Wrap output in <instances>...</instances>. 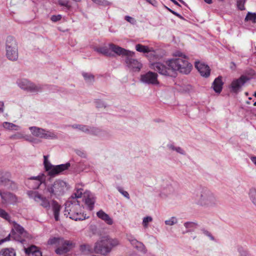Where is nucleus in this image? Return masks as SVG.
Returning <instances> with one entry per match:
<instances>
[{
  "mask_svg": "<svg viewBox=\"0 0 256 256\" xmlns=\"http://www.w3.org/2000/svg\"><path fill=\"white\" fill-rule=\"evenodd\" d=\"M36 194L34 198L35 202L46 210H49L52 206L55 220H59L60 212L62 208L60 205L55 200H52L50 202L46 196L40 194Z\"/></svg>",
  "mask_w": 256,
  "mask_h": 256,
  "instance_id": "3",
  "label": "nucleus"
},
{
  "mask_svg": "<svg viewBox=\"0 0 256 256\" xmlns=\"http://www.w3.org/2000/svg\"><path fill=\"white\" fill-rule=\"evenodd\" d=\"M94 202V198L90 195H88L87 198L85 199V203L88 206L90 210H92Z\"/></svg>",
  "mask_w": 256,
  "mask_h": 256,
  "instance_id": "29",
  "label": "nucleus"
},
{
  "mask_svg": "<svg viewBox=\"0 0 256 256\" xmlns=\"http://www.w3.org/2000/svg\"><path fill=\"white\" fill-rule=\"evenodd\" d=\"M245 22L252 21V23H256V12H248L245 18Z\"/></svg>",
  "mask_w": 256,
  "mask_h": 256,
  "instance_id": "32",
  "label": "nucleus"
},
{
  "mask_svg": "<svg viewBox=\"0 0 256 256\" xmlns=\"http://www.w3.org/2000/svg\"><path fill=\"white\" fill-rule=\"evenodd\" d=\"M110 49L119 56H124L125 62L127 66L134 71L138 72L142 68V64L137 60L133 58L134 52L126 50L113 44H109Z\"/></svg>",
  "mask_w": 256,
  "mask_h": 256,
  "instance_id": "2",
  "label": "nucleus"
},
{
  "mask_svg": "<svg viewBox=\"0 0 256 256\" xmlns=\"http://www.w3.org/2000/svg\"><path fill=\"white\" fill-rule=\"evenodd\" d=\"M190 90H192V86H188L186 89L183 90V92H188Z\"/></svg>",
  "mask_w": 256,
  "mask_h": 256,
  "instance_id": "58",
  "label": "nucleus"
},
{
  "mask_svg": "<svg viewBox=\"0 0 256 256\" xmlns=\"http://www.w3.org/2000/svg\"><path fill=\"white\" fill-rule=\"evenodd\" d=\"M175 150L180 154H185L184 152L180 147L176 148Z\"/></svg>",
  "mask_w": 256,
  "mask_h": 256,
  "instance_id": "53",
  "label": "nucleus"
},
{
  "mask_svg": "<svg viewBox=\"0 0 256 256\" xmlns=\"http://www.w3.org/2000/svg\"><path fill=\"white\" fill-rule=\"evenodd\" d=\"M152 218L150 216L144 217L142 220V225L144 228H148V222H152Z\"/></svg>",
  "mask_w": 256,
  "mask_h": 256,
  "instance_id": "41",
  "label": "nucleus"
},
{
  "mask_svg": "<svg viewBox=\"0 0 256 256\" xmlns=\"http://www.w3.org/2000/svg\"><path fill=\"white\" fill-rule=\"evenodd\" d=\"M6 187L12 190H16L18 188L17 184L12 180L11 178H10V182L8 184V186Z\"/></svg>",
  "mask_w": 256,
  "mask_h": 256,
  "instance_id": "39",
  "label": "nucleus"
},
{
  "mask_svg": "<svg viewBox=\"0 0 256 256\" xmlns=\"http://www.w3.org/2000/svg\"><path fill=\"white\" fill-rule=\"evenodd\" d=\"M128 238L130 244L137 249L142 250L144 248V244L142 242L138 241L132 236H130Z\"/></svg>",
  "mask_w": 256,
  "mask_h": 256,
  "instance_id": "23",
  "label": "nucleus"
},
{
  "mask_svg": "<svg viewBox=\"0 0 256 256\" xmlns=\"http://www.w3.org/2000/svg\"><path fill=\"white\" fill-rule=\"evenodd\" d=\"M6 56L12 61H16L18 58V44L16 40L12 36L6 38Z\"/></svg>",
  "mask_w": 256,
  "mask_h": 256,
  "instance_id": "7",
  "label": "nucleus"
},
{
  "mask_svg": "<svg viewBox=\"0 0 256 256\" xmlns=\"http://www.w3.org/2000/svg\"><path fill=\"white\" fill-rule=\"evenodd\" d=\"M248 195L252 202L256 206V188H250Z\"/></svg>",
  "mask_w": 256,
  "mask_h": 256,
  "instance_id": "31",
  "label": "nucleus"
},
{
  "mask_svg": "<svg viewBox=\"0 0 256 256\" xmlns=\"http://www.w3.org/2000/svg\"><path fill=\"white\" fill-rule=\"evenodd\" d=\"M252 161L256 165V156H252L250 158Z\"/></svg>",
  "mask_w": 256,
  "mask_h": 256,
  "instance_id": "61",
  "label": "nucleus"
},
{
  "mask_svg": "<svg viewBox=\"0 0 256 256\" xmlns=\"http://www.w3.org/2000/svg\"><path fill=\"white\" fill-rule=\"evenodd\" d=\"M125 19L128 22H130V23H132L133 22L132 21L134 20V19L133 18H132V17L130 16H126L125 17Z\"/></svg>",
  "mask_w": 256,
  "mask_h": 256,
  "instance_id": "56",
  "label": "nucleus"
},
{
  "mask_svg": "<svg viewBox=\"0 0 256 256\" xmlns=\"http://www.w3.org/2000/svg\"><path fill=\"white\" fill-rule=\"evenodd\" d=\"M80 126H82V125H80V124H74V125H72V127L74 128H78V129L80 130Z\"/></svg>",
  "mask_w": 256,
  "mask_h": 256,
  "instance_id": "59",
  "label": "nucleus"
},
{
  "mask_svg": "<svg viewBox=\"0 0 256 256\" xmlns=\"http://www.w3.org/2000/svg\"><path fill=\"white\" fill-rule=\"evenodd\" d=\"M106 246L110 248V252L112 249L120 244V242L117 238H112L109 237L102 238Z\"/></svg>",
  "mask_w": 256,
  "mask_h": 256,
  "instance_id": "20",
  "label": "nucleus"
},
{
  "mask_svg": "<svg viewBox=\"0 0 256 256\" xmlns=\"http://www.w3.org/2000/svg\"><path fill=\"white\" fill-rule=\"evenodd\" d=\"M66 189V184L60 180H56L53 184L46 186V190L50 194L51 198H58L64 194Z\"/></svg>",
  "mask_w": 256,
  "mask_h": 256,
  "instance_id": "6",
  "label": "nucleus"
},
{
  "mask_svg": "<svg viewBox=\"0 0 256 256\" xmlns=\"http://www.w3.org/2000/svg\"><path fill=\"white\" fill-rule=\"evenodd\" d=\"M96 51L100 54H103L104 55L106 56H112V52L110 51V50L106 47L100 48L96 50Z\"/></svg>",
  "mask_w": 256,
  "mask_h": 256,
  "instance_id": "35",
  "label": "nucleus"
},
{
  "mask_svg": "<svg viewBox=\"0 0 256 256\" xmlns=\"http://www.w3.org/2000/svg\"><path fill=\"white\" fill-rule=\"evenodd\" d=\"M4 103L2 102H0V112H4Z\"/></svg>",
  "mask_w": 256,
  "mask_h": 256,
  "instance_id": "57",
  "label": "nucleus"
},
{
  "mask_svg": "<svg viewBox=\"0 0 256 256\" xmlns=\"http://www.w3.org/2000/svg\"><path fill=\"white\" fill-rule=\"evenodd\" d=\"M250 80V78L246 76L242 75L238 78L232 80L229 86L230 91L234 93L238 94L244 84Z\"/></svg>",
  "mask_w": 256,
  "mask_h": 256,
  "instance_id": "9",
  "label": "nucleus"
},
{
  "mask_svg": "<svg viewBox=\"0 0 256 256\" xmlns=\"http://www.w3.org/2000/svg\"><path fill=\"white\" fill-rule=\"evenodd\" d=\"M30 129L32 134L35 136L46 139L56 138V136L54 133L46 131L44 129L36 126L30 127Z\"/></svg>",
  "mask_w": 256,
  "mask_h": 256,
  "instance_id": "11",
  "label": "nucleus"
},
{
  "mask_svg": "<svg viewBox=\"0 0 256 256\" xmlns=\"http://www.w3.org/2000/svg\"><path fill=\"white\" fill-rule=\"evenodd\" d=\"M12 222L13 224L14 227L12 230H14V231L22 235H24V234H25L26 232L23 227H22L21 226H20L15 222Z\"/></svg>",
  "mask_w": 256,
  "mask_h": 256,
  "instance_id": "30",
  "label": "nucleus"
},
{
  "mask_svg": "<svg viewBox=\"0 0 256 256\" xmlns=\"http://www.w3.org/2000/svg\"><path fill=\"white\" fill-rule=\"evenodd\" d=\"M166 8H167V10L170 11V12H172V14H174V15L176 16H178V18H180L182 19V20H184V18L180 14H178V12L172 10L170 9V8L166 6Z\"/></svg>",
  "mask_w": 256,
  "mask_h": 256,
  "instance_id": "49",
  "label": "nucleus"
},
{
  "mask_svg": "<svg viewBox=\"0 0 256 256\" xmlns=\"http://www.w3.org/2000/svg\"><path fill=\"white\" fill-rule=\"evenodd\" d=\"M202 230V232L205 235L208 236L210 238V240H214V237L210 234V233L208 231L205 230Z\"/></svg>",
  "mask_w": 256,
  "mask_h": 256,
  "instance_id": "52",
  "label": "nucleus"
},
{
  "mask_svg": "<svg viewBox=\"0 0 256 256\" xmlns=\"http://www.w3.org/2000/svg\"><path fill=\"white\" fill-rule=\"evenodd\" d=\"M96 107H98V108H102V107L106 108V103L104 101H102L100 100H96Z\"/></svg>",
  "mask_w": 256,
  "mask_h": 256,
  "instance_id": "45",
  "label": "nucleus"
},
{
  "mask_svg": "<svg viewBox=\"0 0 256 256\" xmlns=\"http://www.w3.org/2000/svg\"><path fill=\"white\" fill-rule=\"evenodd\" d=\"M62 239L60 238H52L48 240V244L50 245L57 244L58 246L60 243L62 242Z\"/></svg>",
  "mask_w": 256,
  "mask_h": 256,
  "instance_id": "38",
  "label": "nucleus"
},
{
  "mask_svg": "<svg viewBox=\"0 0 256 256\" xmlns=\"http://www.w3.org/2000/svg\"><path fill=\"white\" fill-rule=\"evenodd\" d=\"M58 2L60 6H65L68 9H70L71 7V6L68 4L69 2L68 0H58Z\"/></svg>",
  "mask_w": 256,
  "mask_h": 256,
  "instance_id": "42",
  "label": "nucleus"
},
{
  "mask_svg": "<svg viewBox=\"0 0 256 256\" xmlns=\"http://www.w3.org/2000/svg\"><path fill=\"white\" fill-rule=\"evenodd\" d=\"M3 126L6 129L10 130H18L19 126L12 123L8 122H4L3 123Z\"/></svg>",
  "mask_w": 256,
  "mask_h": 256,
  "instance_id": "34",
  "label": "nucleus"
},
{
  "mask_svg": "<svg viewBox=\"0 0 256 256\" xmlns=\"http://www.w3.org/2000/svg\"><path fill=\"white\" fill-rule=\"evenodd\" d=\"M195 67L198 70L202 76L205 78H208L210 76V69L208 65L204 63L196 62H195Z\"/></svg>",
  "mask_w": 256,
  "mask_h": 256,
  "instance_id": "16",
  "label": "nucleus"
},
{
  "mask_svg": "<svg viewBox=\"0 0 256 256\" xmlns=\"http://www.w3.org/2000/svg\"><path fill=\"white\" fill-rule=\"evenodd\" d=\"M246 0H236V7L240 10H245L244 4Z\"/></svg>",
  "mask_w": 256,
  "mask_h": 256,
  "instance_id": "40",
  "label": "nucleus"
},
{
  "mask_svg": "<svg viewBox=\"0 0 256 256\" xmlns=\"http://www.w3.org/2000/svg\"><path fill=\"white\" fill-rule=\"evenodd\" d=\"M231 64H232L233 65V66H230L231 69L234 70L235 68H236L235 64L234 62H232Z\"/></svg>",
  "mask_w": 256,
  "mask_h": 256,
  "instance_id": "64",
  "label": "nucleus"
},
{
  "mask_svg": "<svg viewBox=\"0 0 256 256\" xmlns=\"http://www.w3.org/2000/svg\"><path fill=\"white\" fill-rule=\"evenodd\" d=\"M158 75L156 73L149 72L146 74L141 76V80L143 82L148 84H158Z\"/></svg>",
  "mask_w": 256,
  "mask_h": 256,
  "instance_id": "15",
  "label": "nucleus"
},
{
  "mask_svg": "<svg viewBox=\"0 0 256 256\" xmlns=\"http://www.w3.org/2000/svg\"><path fill=\"white\" fill-rule=\"evenodd\" d=\"M20 234H19L17 232L14 230H12L11 232L8 236V238L11 237L14 240L22 242H24V240L21 238Z\"/></svg>",
  "mask_w": 256,
  "mask_h": 256,
  "instance_id": "27",
  "label": "nucleus"
},
{
  "mask_svg": "<svg viewBox=\"0 0 256 256\" xmlns=\"http://www.w3.org/2000/svg\"><path fill=\"white\" fill-rule=\"evenodd\" d=\"M0 196L2 204H3L14 205L18 202L17 196L10 192H2L0 190Z\"/></svg>",
  "mask_w": 256,
  "mask_h": 256,
  "instance_id": "12",
  "label": "nucleus"
},
{
  "mask_svg": "<svg viewBox=\"0 0 256 256\" xmlns=\"http://www.w3.org/2000/svg\"><path fill=\"white\" fill-rule=\"evenodd\" d=\"M196 200L198 204L208 208H215L219 204V201L214 194L206 188L202 190L200 194L198 196Z\"/></svg>",
  "mask_w": 256,
  "mask_h": 256,
  "instance_id": "4",
  "label": "nucleus"
},
{
  "mask_svg": "<svg viewBox=\"0 0 256 256\" xmlns=\"http://www.w3.org/2000/svg\"><path fill=\"white\" fill-rule=\"evenodd\" d=\"M80 127V130L89 134L98 135L100 133V130L98 128H90L84 125H82Z\"/></svg>",
  "mask_w": 256,
  "mask_h": 256,
  "instance_id": "21",
  "label": "nucleus"
},
{
  "mask_svg": "<svg viewBox=\"0 0 256 256\" xmlns=\"http://www.w3.org/2000/svg\"><path fill=\"white\" fill-rule=\"evenodd\" d=\"M96 4L101 6H107L108 4V2L106 0H97Z\"/></svg>",
  "mask_w": 256,
  "mask_h": 256,
  "instance_id": "51",
  "label": "nucleus"
},
{
  "mask_svg": "<svg viewBox=\"0 0 256 256\" xmlns=\"http://www.w3.org/2000/svg\"><path fill=\"white\" fill-rule=\"evenodd\" d=\"M82 75L84 76V80L88 82H93L94 80V75L90 74L84 72H82Z\"/></svg>",
  "mask_w": 256,
  "mask_h": 256,
  "instance_id": "37",
  "label": "nucleus"
},
{
  "mask_svg": "<svg viewBox=\"0 0 256 256\" xmlns=\"http://www.w3.org/2000/svg\"><path fill=\"white\" fill-rule=\"evenodd\" d=\"M76 154H77L78 156H82V157H85V156H86V154H85L83 152H82V151H81V150H78L76 151Z\"/></svg>",
  "mask_w": 256,
  "mask_h": 256,
  "instance_id": "55",
  "label": "nucleus"
},
{
  "mask_svg": "<svg viewBox=\"0 0 256 256\" xmlns=\"http://www.w3.org/2000/svg\"><path fill=\"white\" fill-rule=\"evenodd\" d=\"M172 2L176 5H177L179 6H180V5L175 0H170Z\"/></svg>",
  "mask_w": 256,
  "mask_h": 256,
  "instance_id": "62",
  "label": "nucleus"
},
{
  "mask_svg": "<svg viewBox=\"0 0 256 256\" xmlns=\"http://www.w3.org/2000/svg\"><path fill=\"white\" fill-rule=\"evenodd\" d=\"M136 49L138 52L143 53H148L152 52L151 50L148 46L141 44H136Z\"/></svg>",
  "mask_w": 256,
  "mask_h": 256,
  "instance_id": "28",
  "label": "nucleus"
},
{
  "mask_svg": "<svg viewBox=\"0 0 256 256\" xmlns=\"http://www.w3.org/2000/svg\"><path fill=\"white\" fill-rule=\"evenodd\" d=\"M118 192L127 199L129 200L130 198V195L126 191L123 190L122 188L120 187L118 188Z\"/></svg>",
  "mask_w": 256,
  "mask_h": 256,
  "instance_id": "44",
  "label": "nucleus"
},
{
  "mask_svg": "<svg viewBox=\"0 0 256 256\" xmlns=\"http://www.w3.org/2000/svg\"><path fill=\"white\" fill-rule=\"evenodd\" d=\"M62 242H60L58 248L56 250V252L58 254H63L70 250L74 246V243L72 241L64 240L62 239Z\"/></svg>",
  "mask_w": 256,
  "mask_h": 256,
  "instance_id": "13",
  "label": "nucleus"
},
{
  "mask_svg": "<svg viewBox=\"0 0 256 256\" xmlns=\"http://www.w3.org/2000/svg\"><path fill=\"white\" fill-rule=\"evenodd\" d=\"M176 56L178 58H174L168 60L166 65L160 62L153 63L151 65V68L158 72L160 74L164 76H174L176 74V72L178 71L184 74H188L192 68V64L188 62L185 56L178 52Z\"/></svg>",
  "mask_w": 256,
  "mask_h": 256,
  "instance_id": "1",
  "label": "nucleus"
},
{
  "mask_svg": "<svg viewBox=\"0 0 256 256\" xmlns=\"http://www.w3.org/2000/svg\"><path fill=\"white\" fill-rule=\"evenodd\" d=\"M64 215L76 221L85 220L86 216L81 212V206L78 203L68 202L66 204Z\"/></svg>",
  "mask_w": 256,
  "mask_h": 256,
  "instance_id": "5",
  "label": "nucleus"
},
{
  "mask_svg": "<svg viewBox=\"0 0 256 256\" xmlns=\"http://www.w3.org/2000/svg\"><path fill=\"white\" fill-rule=\"evenodd\" d=\"M184 226L187 229H188V230L186 232H188L193 230L194 229L198 226V224L195 222H185L184 224Z\"/></svg>",
  "mask_w": 256,
  "mask_h": 256,
  "instance_id": "33",
  "label": "nucleus"
},
{
  "mask_svg": "<svg viewBox=\"0 0 256 256\" xmlns=\"http://www.w3.org/2000/svg\"><path fill=\"white\" fill-rule=\"evenodd\" d=\"M44 180L45 176L44 174H41L36 176H32L28 178V182L30 184L34 182V185L32 186V188L38 189Z\"/></svg>",
  "mask_w": 256,
  "mask_h": 256,
  "instance_id": "17",
  "label": "nucleus"
},
{
  "mask_svg": "<svg viewBox=\"0 0 256 256\" xmlns=\"http://www.w3.org/2000/svg\"><path fill=\"white\" fill-rule=\"evenodd\" d=\"M17 84L22 89L28 90L31 92H38L42 90L41 86L36 85L26 79L18 80Z\"/></svg>",
  "mask_w": 256,
  "mask_h": 256,
  "instance_id": "10",
  "label": "nucleus"
},
{
  "mask_svg": "<svg viewBox=\"0 0 256 256\" xmlns=\"http://www.w3.org/2000/svg\"><path fill=\"white\" fill-rule=\"evenodd\" d=\"M0 217L8 220L9 222H12L10 220V216L4 209L0 208Z\"/></svg>",
  "mask_w": 256,
  "mask_h": 256,
  "instance_id": "36",
  "label": "nucleus"
},
{
  "mask_svg": "<svg viewBox=\"0 0 256 256\" xmlns=\"http://www.w3.org/2000/svg\"><path fill=\"white\" fill-rule=\"evenodd\" d=\"M61 18H62V16L60 14L56 15V16L53 15L52 16L50 20L54 22H58V21L60 20Z\"/></svg>",
  "mask_w": 256,
  "mask_h": 256,
  "instance_id": "48",
  "label": "nucleus"
},
{
  "mask_svg": "<svg viewBox=\"0 0 256 256\" xmlns=\"http://www.w3.org/2000/svg\"><path fill=\"white\" fill-rule=\"evenodd\" d=\"M25 252L28 254H32V256H42V252L35 246H32L28 248H26Z\"/></svg>",
  "mask_w": 256,
  "mask_h": 256,
  "instance_id": "24",
  "label": "nucleus"
},
{
  "mask_svg": "<svg viewBox=\"0 0 256 256\" xmlns=\"http://www.w3.org/2000/svg\"><path fill=\"white\" fill-rule=\"evenodd\" d=\"M146 0L154 6H156L157 4V2L156 0Z\"/></svg>",
  "mask_w": 256,
  "mask_h": 256,
  "instance_id": "54",
  "label": "nucleus"
},
{
  "mask_svg": "<svg viewBox=\"0 0 256 256\" xmlns=\"http://www.w3.org/2000/svg\"><path fill=\"white\" fill-rule=\"evenodd\" d=\"M94 252L96 254L105 256L110 252V248H108L103 238L96 243L94 248Z\"/></svg>",
  "mask_w": 256,
  "mask_h": 256,
  "instance_id": "14",
  "label": "nucleus"
},
{
  "mask_svg": "<svg viewBox=\"0 0 256 256\" xmlns=\"http://www.w3.org/2000/svg\"><path fill=\"white\" fill-rule=\"evenodd\" d=\"M44 168L48 172V174L52 177L60 174L62 172L67 170L70 166V164L67 162L57 166L52 165L49 161L44 162Z\"/></svg>",
  "mask_w": 256,
  "mask_h": 256,
  "instance_id": "8",
  "label": "nucleus"
},
{
  "mask_svg": "<svg viewBox=\"0 0 256 256\" xmlns=\"http://www.w3.org/2000/svg\"><path fill=\"white\" fill-rule=\"evenodd\" d=\"M28 194L30 196V198H32L34 200L35 196L36 195V194H40L37 192H33V191H28L27 192Z\"/></svg>",
  "mask_w": 256,
  "mask_h": 256,
  "instance_id": "50",
  "label": "nucleus"
},
{
  "mask_svg": "<svg viewBox=\"0 0 256 256\" xmlns=\"http://www.w3.org/2000/svg\"><path fill=\"white\" fill-rule=\"evenodd\" d=\"M97 216L101 220L104 221L107 224L112 225L113 224V220L112 218L102 210H100L96 212Z\"/></svg>",
  "mask_w": 256,
  "mask_h": 256,
  "instance_id": "22",
  "label": "nucleus"
},
{
  "mask_svg": "<svg viewBox=\"0 0 256 256\" xmlns=\"http://www.w3.org/2000/svg\"><path fill=\"white\" fill-rule=\"evenodd\" d=\"M8 240H9V238H8V237L7 236L5 238L0 240V244H1L2 243H3L6 241H8Z\"/></svg>",
  "mask_w": 256,
  "mask_h": 256,
  "instance_id": "60",
  "label": "nucleus"
},
{
  "mask_svg": "<svg viewBox=\"0 0 256 256\" xmlns=\"http://www.w3.org/2000/svg\"><path fill=\"white\" fill-rule=\"evenodd\" d=\"M24 136L22 134L20 133H17L16 134L11 136L10 137V138L12 140H19L24 138Z\"/></svg>",
  "mask_w": 256,
  "mask_h": 256,
  "instance_id": "46",
  "label": "nucleus"
},
{
  "mask_svg": "<svg viewBox=\"0 0 256 256\" xmlns=\"http://www.w3.org/2000/svg\"><path fill=\"white\" fill-rule=\"evenodd\" d=\"M44 162H46L47 161H48V156H44Z\"/></svg>",
  "mask_w": 256,
  "mask_h": 256,
  "instance_id": "63",
  "label": "nucleus"
},
{
  "mask_svg": "<svg viewBox=\"0 0 256 256\" xmlns=\"http://www.w3.org/2000/svg\"><path fill=\"white\" fill-rule=\"evenodd\" d=\"M83 189L79 188L78 189L76 192L74 193V198H80L82 196V194Z\"/></svg>",
  "mask_w": 256,
  "mask_h": 256,
  "instance_id": "47",
  "label": "nucleus"
},
{
  "mask_svg": "<svg viewBox=\"0 0 256 256\" xmlns=\"http://www.w3.org/2000/svg\"><path fill=\"white\" fill-rule=\"evenodd\" d=\"M16 252L12 248H5L0 250V256H16Z\"/></svg>",
  "mask_w": 256,
  "mask_h": 256,
  "instance_id": "25",
  "label": "nucleus"
},
{
  "mask_svg": "<svg viewBox=\"0 0 256 256\" xmlns=\"http://www.w3.org/2000/svg\"><path fill=\"white\" fill-rule=\"evenodd\" d=\"M224 82L222 81V76H219L216 78L212 83V88L216 93H220L222 88Z\"/></svg>",
  "mask_w": 256,
  "mask_h": 256,
  "instance_id": "19",
  "label": "nucleus"
},
{
  "mask_svg": "<svg viewBox=\"0 0 256 256\" xmlns=\"http://www.w3.org/2000/svg\"><path fill=\"white\" fill-rule=\"evenodd\" d=\"M80 250L84 254H91L93 250L92 247L88 244L81 245Z\"/></svg>",
  "mask_w": 256,
  "mask_h": 256,
  "instance_id": "26",
  "label": "nucleus"
},
{
  "mask_svg": "<svg viewBox=\"0 0 256 256\" xmlns=\"http://www.w3.org/2000/svg\"><path fill=\"white\" fill-rule=\"evenodd\" d=\"M177 222H178V220H177L176 218L175 217H172L170 219H169L168 220H166L165 221V224L166 225L172 226L174 224H176V223H177Z\"/></svg>",
  "mask_w": 256,
  "mask_h": 256,
  "instance_id": "43",
  "label": "nucleus"
},
{
  "mask_svg": "<svg viewBox=\"0 0 256 256\" xmlns=\"http://www.w3.org/2000/svg\"><path fill=\"white\" fill-rule=\"evenodd\" d=\"M11 177V174L8 172L0 170V187L7 186Z\"/></svg>",
  "mask_w": 256,
  "mask_h": 256,
  "instance_id": "18",
  "label": "nucleus"
}]
</instances>
